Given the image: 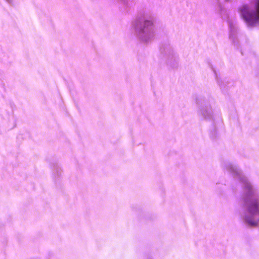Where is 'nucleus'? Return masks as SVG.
Instances as JSON below:
<instances>
[{
  "mask_svg": "<svg viewBox=\"0 0 259 259\" xmlns=\"http://www.w3.org/2000/svg\"><path fill=\"white\" fill-rule=\"evenodd\" d=\"M225 2H227V3H228V2H231L232 1V0H224Z\"/></svg>",
  "mask_w": 259,
  "mask_h": 259,
  "instance_id": "11",
  "label": "nucleus"
},
{
  "mask_svg": "<svg viewBox=\"0 0 259 259\" xmlns=\"http://www.w3.org/2000/svg\"><path fill=\"white\" fill-rule=\"evenodd\" d=\"M8 4H9L10 5H13V2H14V0H5Z\"/></svg>",
  "mask_w": 259,
  "mask_h": 259,
  "instance_id": "10",
  "label": "nucleus"
},
{
  "mask_svg": "<svg viewBox=\"0 0 259 259\" xmlns=\"http://www.w3.org/2000/svg\"><path fill=\"white\" fill-rule=\"evenodd\" d=\"M195 102L198 107V115L201 120L212 122L213 126L222 123V119L219 115H214L211 107L207 100L202 96L196 98Z\"/></svg>",
  "mask_w": 259,
  "mask_h": 259,
  "instance_id": "4",
  "label": "nucleus"
},
{
  "mask_svg": "<svg viewBox=\"0 0 259 259\" xmlns=\"http://www.w3.org/2000/svg\"><path fill=\"white\" fill-rule=\"evenodd\" d=\"M238 11L248 26L259 25V0H253L248 4L243 5Z\"/></svg>",
  "mask_w": 259,
  "mask_h": 259,
  "instance_id": "3",
  "label": "nucleus"
},
{
  "mask_svg": "<svg viewBox=\"0 0 259 259\" xmlns=\"http://www.w3.org/2000/svg\"><path fill=\"white\" fill-rule=\"evenodd\" d=\"M124 5L130 7L132 5L134 0H119Z\"/></svg>",
  "mask_w": 259,
  "mask_h": 259,
  "instance_id": "8",
  "label": "nucleus"
},
{
  "mask_svg": "<svg viewBox=\"0 0 259 259\" xmlns=\"http://www.w3.org/2000/svg\"><path fill=\"white\" fill-rule=\"evenodd\" d=\"M215 74V79L217 82L218 84L219 85L220 89L222 90H226L229 87V84H230V82L226 78H222L221 77H219L217 75L216 73Z\"/></svg>",
  "mask_w": 259,
  "mask_h": 259,
  "instance_id": "7",
  "label": "nucleus"
},
{
  "mask_svg": "<svg viewBox=\"0 0 259 259\" xmlns=\"http://www.w3.org/2000/svg\"><path fill=\"white\" fill-rule=\"evenodd\" d=\"M227 21L229 27L230 39L232 41L234 46H238L239 41L237 37L238 27L236 21L228 18Z\"/></svg>",
  "mask_w": 259,
  "mask_h": 259,
  "instance_id": "6",
  "label": "nucleus"
},
{
  "mask_svg": "<svg viewBox=\"0 0 259 259\" xmlns=\"http://www.w3.org/2000/svg\"><path fill=\"white\" fill-rule=\"evenodd\" d=\"M224 168L241 183L243 193L240 199L242 207L241 214L250 226H259V190L242 174L241 170L230 162H226Z\"/></svg>",
  "mask_w": 259,
  "mask_h": 259,
  "instance_id": "1",
  "label": "nucleus"
},
{
  "mask_svg": "<svg viewBox=\"0 0 259 259\" xmlns=\"http://www.w3.org/2000/svg\"><path fill=\"white\" fill-rule=\"evenodd\" d=\"M61 169L59 167H56L54 170V173L56 174L57 176H59L61 174Z\"/></svg>",
  "mask_w": 259,
  "mask_h": 259,
  "instance_id": "9",
  "label": "nucleus"
},
{
  "mask_svg": "<svg viewBox=\"0 0 259 259\" xmlns=\"http://www.w3.org/2000/svg\"><path fill=\"white\" fill-rule=\"evenodd\" d=\"M160 52L170 66L174 67L177 65L179 60L178 56L170 45H163L160 48Z\"/></svg>",
  "mask_w": 259,
  "mask_h": 259,
  "instance_id": "5",
  "label": "nucleus"
},
{
  "mask_svg": "<svg viewBox=\"0 0 259 259\" xmlns=\"http://www.w3.org/2000/svg\"><path fill=\"white\" fill-rule=\"evenodd\" d=\"M156 17L150 10L140 12L132 26L138 38L143 42L151 41L155 36V25Z\"/></svg>",
  "mask_w": 259,
  "mask_h": 259,
  "instance_id": "2",
  "label": "nucleus"
}]
</instances>
